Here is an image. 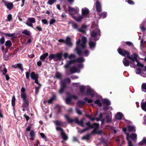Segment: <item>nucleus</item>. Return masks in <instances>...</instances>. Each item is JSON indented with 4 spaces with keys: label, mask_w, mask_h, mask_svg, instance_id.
<instances>
[{
    "label": "nucleus",
    "mask_w": 146,
    "mask_h": 146,
    "mask_svg": "<svg viewBox=\"0 0 146 146\" xmlns=\"http://www.w3.org/2000/svg\"><path fill=\"white\" fill-rule=\"evenodd\" d=\"M85 61V59L83 57H80L76 60H72L67 61L66 64L64 66V67L66 69L72 67L70 68V72H69L67 69L66 72L67 74H70L72 73L80 72V70L83 68V64L82 63Z\"/></svg>",
    "instance_id": "nucleus-1"
},
{
    "label": "nucleus",
    "mask_w": 146,
    "mask_h": 146,
    "mask_svg": "<svg viewBox=\"0 0 146 146\" xmlns=\"http://www.w3.org/2000/svg\"><path fill=\"white\" fill-rule=\"evenodd\" d=\"M87 39L86 37L83 36L81 40L79 39L76 42V47L74 52L76 51L77 54L79 56L84 55L88 56L89 54V52L88 50H84L86 47Z\"/></svg>",
    "instance_id": "nucleus-2"
},
{
    "label": "nucleus",
    "mask_w": 146,
    "mask_h": 146,
    "mask_svg": "<svg viewBox=\"0 0 146 146\" xmlns=\"http://www.w3.org/2000/svg\"><path fill=\"white\" fill-rule=\"evenodd\" d=\"M117 51L120 55L124 56H126L129 59L132 60V62L130 64V66L131 67L135 68L136 66L141 67L144 66L143 65L139 62L137 60V58L138 56L137 54L134 53L133 54V55L129 56V53L128 52L119 48L117 50Z\"/></svg>",
    "instance_id": "nucleus-3"
},
{
    "label": "nucleus",
    "mask_w": 146,
    "mask_h": 146,
    "mask_svg": "<svg viewBox=\"0 0 146 146\" xmlns=\"http://www.w3.org/2000/svg\"><path fill=\"white\" fill-rule=\"evenodd\" d=\"M95 26V28L91 33V36L89 38V45L91 50L94 49L96 46V41L98 40L100 36V30L98 29V25Z\"/></svg>",
    "instance_id": "nucleus-4"
},
{
    "label": "nucleus",
    "mask_w": 146,
    "mask_h": 146,
    "mask_svg": "<svg viewBox=\"0 0 146 146\" xmlns=\"http://www.w3.org/2000/svg\"><path fill=\"white\" fill-rule=\"evenodd\" d=\"M85 124L87 125V127L84 129L81 130L80 131L81 133H82L85 131L86 130L89 129L90 128H92L94 129L93 131V133L100 135L105 134L104 132L102 131L97 130H96V129H97L99 127V125L98 123H94L92 125H90V122H88L86 123Z\"/></svg>",
    "instance_id": "nucleus-5"
},
{
    "label": "nucleus",
    "mask_w": 146,
    "mask_h": 146,
    "mask_svg": "<svg viewBox=\"0 0 146 146\" xmlns=\"http://www.w3.org/2000/svg\"><path fill=\"white\" fill-rule=\"evenodd\" d=\"M79 87L80 92L82 95L84 94V92L86 90L87 94L90 95L92 97L96 96V93L89 87L80 86Z\"/></svg>",
    "instance_id": "nucleus-6"
},
{
    "label": "nucleus",
    "mask_w": 146,
    "mask_h": 146,
    "mask_svg": "<svg viewBox=\"0 0 146 146\" xmlns=\"http://www.w3.org/2000/svg\"><path fill=\"white\" fill-rule=\"evenodd\" d=\"M65 117L67 121L69 123H71L74 121L76 123L81 125V126L82 127H84V125L83 124V119H81L80 121H79L78 120V119L76 118L74 120L70 119L68 116L67 115H65Z\"/></svg>",
    "instance_id": "nucleus-7"
},
{
    "label": "nucleus",
    "mask_w": 146,
    "mask_h": 146,
    "mask_svg": "<svg viewBox=\"0 0 146 146\" xmlns=\"http://www.w3.org/2000/svg\"><path fill=\"white\" fill-rule=\"evenodd\" d=\"M72 26L73 28L75 29H77L78 31L82 32L83 33H85L86 30V29L87 27L84 25H83L81 28L80 29H78V25L76 23H71Z\"/></svg>",
    "instance_id": "nucleus-8"
},
{
    "label": "nucleus",
    "mask_w": 146,
    "mask_h": 146,
    "mask_svg": "<svg viewBox=\"0 0 146 146\" xmlns=\"http://www.w3.org/2000/svg\"><path fill=\"white\" fill-rule=\"evenodd\" d=\"M68 11L69 14L73 17L74 15L78 13L79 10V8L77 7L73 8L69 6L68 7Z\"/></svg>",
    "instance_id": "nucleus-9"
},
{
    "label": "nucleus",
    "mask_w": 146,
    "mask_h": 146,
    "mask_svg": "<svg viewBox=\"0 0 146 146\" xmlns=\"http://www.w3.org/2000/svg\"><path fill=\"white\" fill-rule=\"evenodd\" d=\"M56 129L60 133L61 136L64 140H66L68 139L67 136L62 128L59 127H56Z\"/></svg>",
    "instance_id": "nucleus-10"
},
{
    "label": "nucleus",
    "mask_w": 146,
    "mask_h": 146,
    "mask_svg": "<svg viewBox=\"0 0 146 146\" xmlns=\"http://www.w3.org/2000/svg\"><path fill=\"white\" fill-rule=\"evenodd\" d=\"M35 19L34 18H29L28 19L25 24L33 28L32 24L35 23Z\"/></svg>",
    "instance_id": "nucleus-11"
},
{
    "label": "nucleus",
    "mask_w": 146,
    "mask_h": 146,
    "mask_svg": "<svg viewBox=\"0 0 146 146\" xmlns=\"http://www.w3.org/2000/svg\"><path fill=\"white\" fill-rule=\"evenodd\" d=\"M81 11L82 15L84 17H88L89 11L87 8L86 7L82 8V9Z\"/></svg>",
    "instance_id": "nucleus-12"
},
{
    "label": "nucleus",
    "mask_w": 146,
    "mask_h": 146,
    "mask_svg": "<svg viewBox=\"0 0 146 146\" xmlns=\"http://www.w3.org/2000/svg\"><path fill=\"white\" fill-rule=\"evenodd\" d=\"M123 130L124 132H125V133L126 135V139L127 141H128V146H135L133 145L131 141L129 140V133L126 132V129L125 128L123 129Z\"/></svg>",
    "instance_id": "nucleus-13"
},
{
    "label": "nucleus",
    "mask_w": 146,
    "mask_h": 146,
    "mask_svg": "<svg viewBox=\"0 0 146 146\" xmlns=\"http://www.w3.org/2000/svg\"><path fill=\"white\" fill-rule=\"evenodd\" d=\"M31 77L32 79L35 80V82L36 84H39V82L38 80V77L37 74H36L34 72H32L31 74Z\"/></svg>",
    "instance_id": "nucleus-14"
},
{
    "label": "nucleus",
    "mask_w": 146,
    "mask_h": 146,
    "mask_svg": "<svg viewBox=\"0 0 146 146\" xmlns=\"http://www.w3.org/2000/svg\"><path fill=\"white\" fill-rule=\"evenodd\" d=\"M23 100V103L22 106V107L23 108H27L29 106V101L27 98H22Z\"/></svg>",
    "instance_id": "nucleus-15"
},
{
    "label": "nucleus",
    "mask_w": 146,
    "mask_h": 146,
    "mask_svg": "<svg viewBox=\"0 0 146 146\" xmlns=\"http://www.w3.org/2000/svg\"><path fill=\"white\" fill-rule=\"evenodd\" d=\"M74 98L75 99H76L78 98V97L75 95H73L70 96L69 97H67L66 100V103L67 104H69L70 103L71 99Z\"/></svg>",
    "instance_id": "nucleus-16"
},
{
    "label": "nucleus",
    "mask_w": 146,
    "mask_h": 146,
    "mask_svg": "<svg viewBox=\"0 0 146 146\" xmlns=\"http://www.w3.org/2000/svg\"><path fill=\"white\" fill-rule=\"evenodd\" d=\"M77 22H81L84 17L81 15H80L78 16H73L72 17Z\"/></svg>",
    "instance_id": "nucleus-17"
},
{
    "label": "nucleus",
    "mask_w": 146,
    "mask_h": 146,
    "mask_svg": "<svg viewBox=\"0 0 146 146\" xmlns=\"http://www.w3.org/2000/svg\"><path fill=\"white\" fill-rule=\"evenodd\" d=\"M96 6L97 11L100 12L101 11V5L100 2L98 1H96Z\"/></svg>",
    "instance_id": "nucleus-18"
},
{
    "label": "nucleus",
    "mask_w": 146,
    "mask_h": 146,
    "mask_svg": "<svg viewBox=\"0 0 146 146\" xmlns=\"http://www.w3.org/2000/svg\"><path fill=\"white\" fill-rule=\"evenodd\" d=\"M96 6L97 11L100 12L101 11V5L100 2L98 1H96Z\"/></svg>",
    "instance_id": "nucleus-19"
},
{
    "label": "nucleus",
    "mask_w": 146,
    "mask_h": 146,
    "mask_svg": "<svg viewBox=\"0 0 146 146\" xmlns=\"http://www.w3.org/2000/svg\"><path fill=\"white\" fill-rule=\"evenodd\" d=\"M61 88L59 90V93L60 94L62 93L66 87L65 83L63 81H62L60 83Z\"/></svg>",
    "instance_id": "nucleus-20"
},
{
    "label": "nucleus",
    "mask_w": 146,
    "mask_h": 146,
    "mask_svg": "<svg viewBox=\"0 0 146 146\" xmlns=\"http://www.w3.org/2000/svg\"><path fill=\"white\" fill-rule=\"evenodd\" d=\"M62 53L60 52L55 54V61L60 60L62 59Z\"/></svg>",
    "instance_id": "nucleus-21"
},
{
    "label": "nucleus",
    "mask_w": 146,
    "mask_h": 146,
    "mask_svg": "<svg viewBox=\"0 0 146 146\" xmlns=\"http://www.w3.org/2000/svg\"><path fill=\"white\" fill-rule=\"evenodd\" d=\"M25 89L24 87H22L21 90V98H27L26 93L25 92Z\"/></svg>",
    "instance_id": "nucleus-22"
},
{
    "label": "nucleus",
    "mask_w": 146,
    "mask_h": 146,
    "mask_svg": "<svg viewBox=\"0 0 146 146\" xmlns=\"http://www.w3.org/2000/svg\"><path fill=\"white\" fill-rule=\"evenodd\" d=\"M143 40L142 39L141 41V46L140 48L141 49L142 51L146 50V44H144L143 42Z\"/></svg>",
    "instance_id": "nucleus-23"
},
{
    "label": "nucleus",
    "mask_w": 146,
    "mask_h": 146,
    "mask_svg": "<svg viewBox=\"0 0 146 146\" xmlns=\"http://www.w3.org/2000/svg\"><path fill=\"white\" fill-rule=\"evenodd\" d=\"M123 64L125 66H128L129 65L130 63L126 58H124L122 61Z\"/></svg>",
    "instance_id": "nucleus-24"
},
{
    "label": "nucleus",
    "mask_w": 146,
    "mask_h": 146,
    "mask_svg": "<svg viewBox=\"0 0 146 146\" xmlns=\"http://www.w3.org/2000/svg\"><path fill=\"white\" fill-rule=\"evenodd\" d=\"M65 43L67 45L70 46L72 45V43L71 41V39L69 36L67 37L66 40H65Z\"/></svg>",
    "instance_id": "nucleus-25"
},
{
    "label": "nucleus",
    "mask_w": 146,
    "mask_h": 146,
    "mask_svg": "<svg viewBox=\"0 0 146 146\" xmlns=\"http://www.w3.org/2000/svg\"><path fill=\"white\" fill-rule=\"evenodd\" d=\"M110 113L111 112H109L108 114H107L106 115V121L108 123L110 122L111 120V116Z\"/></svg>",
    "instance_id": "nucleus-26"
},
{
    "label": "nucleus",
    "mask_w": 146,
    "mask_h": 146,
    "mask_svg": "<svg viewBox=\"0 0 146 146\" xmlns=\"http://www.w3.org/2000/svg\"><path fill=\"white\" fill-rule=\"evenodd\" d=\"M5 5L9 9H11L13 7V4L12 3L8 2H4Z\"/></svg>",
    "instance_id": "nucleus-27"
},
{
    "label": "nucleus",
    "mask_w": 146,
    "mask_h": 146,
    "mask_svg": "<svg viewBox=\"0 0 146 146\" xmlns=\"http://www.w3.org/2000/svg\"><path fill=\"white\" fill-rule=\"evenodd\" d=\"M30 136L31 138L29 139V140L31 141H33L34 140V138L35 136V133L33 131H31L30 133Z\"/></svg>",
    "instance_id": "nucleus-28"
},
{
    "label": "nucleus",
    "mask_w": 146,
    "mask_h": 146,
    "mask_svg": "<svg viewBox=\"0 0 146 146\" xmlns=\"http://www.w3.org/2000/svg\"><path fill=\"white\" fill-rule=\"evenodd\" d=\"M123 116V114L120 112H118L115 115V117L116 119L120 120Z\"/></svg>",
    "instance_id": "nucleus-29"
},
{
    "label": "nucleus",
    "mask_w": 146,
    "mask_h": 146,
    "mask_svg": "<svg viewBox=\"0 0 146 146\" xmlns=\"http://www.w3.org/2000/svg\"><path fill=\"white\" fill-rule=\"evenodd\" d=\"M145 23L143 21L140 25V29L143 32H144L145 31H146V27H145Z\"/></svg>",
    "instance_id": "nucleus-30"
},
{
    "label": "nucleus",
    "mask_w": 146,
    "mask_h": 146,
    "mask_svg": "<svg viewBox=\"0 0 146 146\" xmlns=\"http://www.w3.org/2000/svg\"><path fill=\"white\" fill-rule=\"evenodd\" d=\"M128 130L130 131L134 132L135 131V126L129 125L128 127Z\"/></svg>",
    "instance_id": "nucleus-31"
},
{
    "label": "nucleus",
    "mask_w": 146,
    "mask_h": 146,
    "mask_svg": "<svg viewBox=\"0 0 146 146\" xmlns=\"http://www.w3.org/2000/svg\"><path fill=\"white\" fill-rule=\"evenodd\" d=\"M56 99V96L55 95H53L52 97L48 100V103L50 104L52 103V101L55 100Z\"/></svg>",
    "instance_id": "nucleus-32"
},
{
    "label": "nucleus",
    "mask_w": 146,
    "mask_h": 146,
    "mask_svg": "<svg viewBox=\"0 0 146 146\" xmlns=\"http://www.w3.org/2000/svg\"><path fill=\"white\" fill-rule=\"evenodd\" d=\"M146 145V139L145 137H144L143 140L139 143V145Z\"/></svg>",
    "instance_id": "nucleus-33"
},
{
    "label": "nucleus",
    "mask_w": 146,
    "mask_h": 146,
    "mask_svg": "<svg viewBox=\"0 0 146 146\" xmlns=\"http://www.w3.org/2000/svg\"><path fill=\"white\" fill-rule=\"evenodd\" d=\"M137 135L136 134L132 133H131L130 135H129V138H130L132 140H134L135 139H137Z\"/></svg>",
    "instance_id": "nucleus-34"
},
{
    "label": "nucleus",
    "mask_w": 146,
    "mask_h": 146,
    "mask_svg": "<svg viewBox=\"0 0 146 146\" xmlns=\"http://www.w3.org/2000/svg\"><path fill=\"white\" fill-rule=\"evenodd\" d=\"M141 107L142 109L146 112V102H141Z\"/></svg>",
    "instance_id": "nucleus-35"
},
{
    "label": "nucleus",
    "mask_w": 146,
    "mask_h": 146,
    "mask_svg": "<svg viewBox=\"0 0 146 146\" xmlns=\"http://www.w3.org/2000/svg\"><path fill=\"white\" fill-rule=\"evenodd\" d=\"M13 67L14 68H16V67H18L22 71H23V70L22 64H16L15 65L13 66Z\"/></svg>",
    "instance_id": "nucleus-36"
},
{
    "label": "nucleus",
    "mask_w": 146,
    "mask_h": 146,
    "mask_svg": "<svg viewBox=\"0 0 146 146\" xmlns=\"http://www.w3.org/2000/svg\"><path fill=\"white\" fill-rule=\"evenodd\" d=\"M141 90L142 91L146 92V83H144L142 84Z\"/></svg>",
    "instance_id": "nucleus-37"
},
{
    "label": "nucleus",
    "mask_w": 146,
    "mask_h": 146,
    "mask_svg": "<svg viewBox=\"0 0 146 146\" xmlns=\"http://www.w3.org/2000/svg\"><path fill=\"white\" fill-rule=\"evenodd\" d=\"M54 122L56 125L62 126L63 124L62 122L58 120L54 121Z\"/></svg>",
    "instance_id": "nucleus-38"
},
{
    "label": "nucleus",
    "mask_w": 146,
    "mask_h": 146,
    "mask_svg": "<svg viewBox=\"0 0 146 146\" xmlns=\"http://www.w3.org/2000/svg\"><path fill=\"white\" fill-rule=\"evenodd\" d=\"M48 53H46L40 56V58L43 61L44 60V59L46 58L48 56Z\"/></svg>",
    "instance_id": "nucleus-39"
},
{
    "label": "nucleus",
    "mask_w": 146,
    "mask_h": 146,
    "mask_svg": "<svg viewBox=\"0 0 146 146\" xmlns=\"http://www.w3.org/2000/svg\"><path fill=\"white\" fill-rule=\"evenodd\" d=\"M12 45V42L10 40L7 41L5 43V46L7 47H9L11 46Z\"/></svg>",
    "instance_id": "nucleus-40"
},
{
    "label": "nucleus",
    "mask_w": 146,
    "mask_h": 146,
    "mask_svg": "<svg viewBox=\"0 0 146 146\" xmlns=\"http://www.w3.org/2000/svg\"><path fill=\"white\" fill-rule=\"evenodd\" d=\"M49 59L51 60L53 59L54 61H55V54H51L48 56Z\"/></svg>",
    "instance_id": "nucleus-41"
},
{
    "label": "nucleus",
    "mask_w": 146,
    "mask_h": 146,
    "mask_svg": "<svg viewBox=\"0 0 146 146\" xmlns=\"http://www.w3.org/2000/svg\"><path fill=\"white\" fill-rule=\"evenodd\" d=\"M99 15H101V17H102L104 18L106 17L107 14L106 12H103L101 13V14L99 13Z\"/></svg>",
    "instance_id": "nucleus-42"
},
{
    "label": "nucleus",
    "mask_w": 146,
    "mask_h": 146,
    "mask_svg": "<svg viewBox=\"0 0 146 146\" xmlns=\"http://www.w3.org/2000/svg\"><path fill=\"white\" fill-rule=\"evenodd\" d=\"M103 102L105 104L107 105H110V103L109 100L107 99H104L103 101Z\"/></svg>",
    "instance_id": "nucleus-43"
},
{
    "label": "nucleus",
    "mask_w": 146,
    "mask_h": 146,
    "mask_svg": "<svg viewBox=\"0 0 146 146\" xmlns=\"http://www.w3.org/2000/svg\"><path fill=\"white\" fill-rule=\"evenodd\" d=\"M40 135L41 137L43 139H44L45 141H48V139L47 138L46 136L45 135L44 133H40Z\"/></svg>",
    "instance_id": "nucleus-44"
},
{
    "label": "nucleus",
    "mask_w": 146,
    "mask_h": 146,
    "mask_svg": "<svg viewBox=\"0 0 146 146\" xmlns=\"http://www.w3.org/2000/svg\"><path fill=\"white\" fill-rule=\"evenodd\" d=\"M90 134H87L86 135L83 136L82 138L83 139H85L86 140H88L90 138Z\"/></svg>",
    "instance_id": "nucleus-45"
},
{
    "label": "nucleus",
    "mask_w": 146,
    "mask_h": 146,
    "mask_svg": "<svg viewBox=\"0 0 146 146\" xmlns=\"http://www.w3.org/2000/svg\"><path fill=\"white\" fill-rule=\"evenodd\" d=\"M95 103L98 105L99 106H102V104L101 102L98 99H97L95 101Z\"/></svg>",
    "instance_id": "nucleus-46"
},
{
    "label": "nucleus",
    "mask_w": 146,
    "mask_h": 146,
    "mask_svg": "<svg viewBox=\"0 0 146 146\" xmlns=\"http://www.w3.org/2000/svg\"><path fill=\"white\" fill-rule=\"evenodd\" d=\"M85 101L87 102L88 103H91L93 102V101L91 99H89L88 98H84Z\"/></svg>",
    "instance_id": "nucleus-47"
},
{
    "label": "nucleus",
    "mask_w": 146,
    "mask_h": 146,
    "mask_svg": "<svg viewBox=\"0 0 146 146\" xmlns=\"http://www.w3.org/2000/svg\"><path fill=\"white\" fill-rule=\"evenodd\" d=\"M4 34L7 36L11 37L15 35V33L9 34L8 33H4Z\"/></svg>",
    "instance_id": "nucleus-48"
},
{
    "label": "nucleus",
    "mask_w": 146,
    "mask_h": 146,
    "mask_svg": "<svg viewBox=\"0 0 146 146\" xmlns=\"http://www.w3.org/2000/svg\"><path fill=\"white\" fill-rule=\"evenodd\" d=\"M62 81H63L65 83V84L67 83H70V80L69 78H67L65 79L64 80H61V82Z\"/></svg>",
    "instance_id": "nucleus-49"
},
{
    "label": "nucleus",
    "mask_w": 146,
    "mask_h": 146,
    "mask_svg": "<svg viewBox=\"0 0 146 146\" xmlns=\"http://www.w3.org/2000/svg\"><path fill=\"white\" fill-rule=\"evenodd\" d=\"M15 98L14 96L12 97L11 102L12 105L13 106H14L15 105Z\"/></svg>",
    "instance_id": "nucleus-50"
},
{
    "label": "nucleus",
    "mask_w": 146,
    "mask_h": 146,
    "mask_svg": "<svg viewBox=\"0 0 146 146\" xmlns=\"http://www.w3.org/2000/svg\"><path fill=\"white\" fill-rule=\"evenodd\" d=\"M110 130L113 133H116V131L115 129V128L113 127H110Z\"/></svg>",
    "instance_id": "nucleus-51"
},
{
    "label": "nucleus",
    "mask_w": 146,
    "mask_h": 146,
    "mask_svg": "<svg viewBox=\"0 0 146 146\" xmlns=\"http://www.w3.org/2000/svg\"><path fill=\"white\" fill-rule=\"evenodd\" d=\"M30 31L27 30H25L22 32V33L25 34L26 35H30Z\"/></svg>",
    "instance_id": "nucleus-52"
},
{
    "label": "nucleus",
    "mask_w": 146,
    "mask_h": 146,
    "mask_svg": "<svg viewBox=\"0 0 146 146\" xmlns=\"http://www.w3.org/2000/svg\"><path fill=\"white\" fill-rule=\"evenodd\" d=\"M136 74H140L141 73V70L139 68H137L135 70Z\"/></svg>",
    "instance_id": "nucleus-53"
},
{
    "label": "nucleus",
    "mask_w": 146,
    "mask_h": 146,
    "mask_svg": "<svg viewBox=\"0 0 146 146\" xmlns=\"http://www.w3.org/2000/svg\"><path fill=\"white\" fill-rule=\"evenodd\" d=\"M85 102L81 101H79L78 102V105L80 106H81L84 105L85 104Z\"/></svg>",
    "instance_id": "nucleus-54"
},
{
    "label": "nucleus",
    "mask_w": 146,
    "mask_h": 146,
    "mask_svg": "<svg viewBox=\"0 0 146 146\" xmlns=\"http://www.w3.org/2000/svg\"><path fill=\"white\" fill-rule=\"evenodd\" d=\"M38 84L39 85V86L38 87H35V94H36L38 93L39 90L40 86V85L39 84Z\"/></svg>",
    "instance_id": "nucleus-55"
},
{
    "label": "nucleus",
    "mask_w": 146,
    "mask_h": 146,
    "mask_svg": "<svg viewBox=\"0 0 146 146\" xmlns=\"http://www.w3.org/2000/svg\"><path fill=\"white\" fill-rule=\"evenodd\" d=\"M34 29H36L37 30L40 31H42V28L40 26H37L36 28H33Z\"/></svg>",
    "instance_id": "nucleus-56"
},
{
    "label": "nucleus",
    "mask_w": 146,
    "mask_h": 146,
    "mask_svg": "<svg viewBox=\"0 0 146 146\" xmlns=\"http://www.w3.org/2000/svg\"><path fill=\"white\" fill-rule=\"evenodd\" d=\"M12 16L11 15H9L7 17V21H10L12 20Z\"/></svg>",
    "instance_id": "nucleus-57"
},
{
    "label": "nucleus",
    "mask_w": 146,
    "mask_h": 146,
    "mask_svg": "<svg viewBox=\"0 0 146 146\" xmlns=\"http://www.w3.org/2000/svg\"><path fill=\"white\" fill-rule=\"evenodd\" d=\"M126 44L130 46H133V44L130 41H127L125 42Z\"/></svg>",
    "instance_id": "nucleus-58"
},
{
    "label": "nucleus",
    "mask_w": 146,
    "mask_h": 146,
    "mask_svg": "<svg viewBox=\"0 0 146 146\" xmlns=\"http://www.w3.org/2000/svg\"><path fill=\"white\" fill-rule=\"evenodd\" d=\"M103 117V114L102 113H100L99 115V117L97 118L96 119V120L97 121H99L100 119H102Z\"/></svg>",
    "instance_id": "nucleus-59"
},
{
    "label": "nucleus",
    "mask_w": 146,
    "mask_h": 146,
    "mask_svg": "<svg viewBox=\"0 0 146 146\" xmlns=\"http://www.w3.org/2000/svg\"><path fill=\"white\" fill-rule=\"evenodd\" d=\"M61 75L60 73L58 72H56V77L58 78H60L61 77Z\"/></svg>",
    "instance_id": "nucleus-60"
},
{
    "label": "nucleus",
    "mask_w": 146,
    "mask_h": 146,
    "mask_svg": "<svg viewBox=\"0 0 146 146\" xmlns=\"http://www.w3.org/2000/svg\"><path fill=\"white\" fill-rule=\"evenodd\" d=\"M0 42L1 44H3L5 42V38L3 36L2 38L0 40Z\"/></svg>",
    "instance_id": "nucleus-61"
},
{
    "label": "nucleus",
    "mask_w": 146,
    "mask_h": 146,
    "mask_svg": "<svg viewBox=\"0 0 146 146\" xmlns=\"http://www.w3.org/2000/svg\"><path fill=\"white\" fill-rule=\"evenodd\" d=\"M56 22V20L54 19H51L49 22L50 25H52L54 23Z\"/></svg>",
    "instance_id": "nucleus-62"
},
{
    "label": "nucleus",
    "mask_w": 146,
    "mask_h": 146,
    "mask_svg": "<svg viewBox=\"0 0 146 146\" xmlns=\"http://www.w3.org/2000/svg\"><path fill=\"white\" fill-rule=\"evenodd\" d=\"M69 59H71L72 58H74L76 57L75 55L73 54H72L68 56Z\"/></svg>",
    "instance_id": "nucleus-63"
},
{
    "label": "nucleus",
    "mask_w": 146,
    "mask_h": 146,
    "mask_svg": "<svg viewBox=\"0 0 146 146\" xmlns=\"http://www.w3.org/2000/svg\"><path fill=\"white\" fill-rule=\"evenodd\" d=\"M42 22L44 24H47L48 23V22L46 19H43L42 20Z\"/></svg>",
    "instance_id": "nucleus-64"
}]
</instances>
